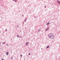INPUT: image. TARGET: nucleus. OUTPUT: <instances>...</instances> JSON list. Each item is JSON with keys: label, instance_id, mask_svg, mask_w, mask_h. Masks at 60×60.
I'll use <instances>...</instances> for the list:
<instances>
[{"label": "nucleus", "instance_id": "8", "mask_svg": "<svg viewBox=\"0 0 60 60\" xmlns=\"http://www.w3.org/2000/svg\"><path fill=\"white\" fill-rule=\"evenodd\" d=\"M27 20V19L26 18V19H25V22H26V20Z\"/></svg>", "mask_w": 60, "mask_h": 60}, {"label": "nucleus", "instance_id": "25", "mask_svg": "<svg viewBox=\"0 0 60 60\" xmlns=\"http://www.w3.org/2000/svg\"><path fill=\"white\" fill-rule=\"evenodd\" d=\"M41 49H43L42 48H41Z\"/></svg>", "mask_w": 60, "mask_h": 60}, {"label": "nucleus", "instance_id": "19", "mask_svg": "<svg viewBox=\"0 0 60 60\" xmlns=\"http://www.w3.org/2000/svg\"><path fill=\"white\" fill-rule=\"evenodd\" d=\"M34 18H36V17L34 16Z\"/></svg>", "mask_w": 60, "mask_h": 60}, {"label": "nucleus", "instance_id": "14", "mask_svg": "<svg viewBox=\"0 0 60 60\" xmlns=\"http://www.w3.org/2000/svg\"><path fill=\"white\" fill-rule=\"evenodd\" d=\"M46 6H45V8H46Z\"/></svg>", "mask_w": 60, "mask_h": 60}, {"label": "nucleus", "instance_id": "6", "mask_svg": "<svg viewBox=\"0 0 60 60\" xmlns=\"http://www.w3.org/2000/svg\"><path fill=\"white\" fill-rule=\"evenodd\" d=\"M49 24H50V23H49V22H48L46 24V25H49Z\"/></svg>", "mask_w": 60, "mask_h": 60}, {"label": "nucleus", "instance_id": "10", "mask_svg": "<svg viewBox=\"0 0 60 60\" xmlns=\"http://www.w3.org/2000/svg\"><path fill=\"white\" fill-rule=\"evenodd\" d=\"M20 38H22V36H20Z\"/></svg>", "mask_w": 60, "mask_h": 60}, {"label": "nucleus", "instance_id": "11", "mask_svg": "<svg viewBox=\"0 0 60 60\" xmlns=\"http://www.w3.org/2000/svg\"><path fill=\"white\" fill-rule=\"evenodd\" d=\"M5 42H4H4L2 43V44H5Z\"/></svg>", "mask_w": 60, "mask_h": 60}, {"label": "nucleus", "instance_id": "18", "mask_svg": "<svg viewBox=\"0 0 60 60\" xmlns=\"http://www.w3.org/2000/svg\"><path fill=\"white\" fill-rule=\"evenodd\" d=\"M17 37H19V35H17Z\"/></svg>", "mask_w": 60, "mask_h": 60}, {"label": "nucleus", "instance_id": "3", "mask_svg": "<svg viewBox=\"0 0 60 60\" xmlns=\"http://www.w3.org/2000/svg\"><path fill=\"white\" fill-rule=\"evenodd\" d=\"M49 27H48V28H47V29H46L45 30V31H48V30H49Z\"/></svg>", "mask_w": 60, "mask_h": 60}, {"label": "nucleus", "instance_id": "20", "mask_svg": "<svg viewBox=\"0 0 60 60\" xmlns=\"http://www.w3.org/2000/svg\"><path fill=\"white\" fill-rule=\"evenodd\" d=\"M21 56H22V55H20Z\"/></svg>", "mask_w": 60, "mask_h": 60}, {"label": "nucleus", "instance_id": "12", "mask_svg": "<svg viewBox=\"0 0 60 60\" xmlns=\"http://www.w3.org/2000/svg\"><path fill=\"white\" fill-rule=\"evenodd\" d=\"M17 0H15V2H17Z\"/></svg>", "mask_w": 60, "mask_h": 60}, {"label": "nucleus", "instance_id": "27", "mask_svg": "<svg viewBox=\"0 0 60 60\" xmlns=\"http://www.w3.org/2000/svg\"><path fill=\"white\" fill-rule=\"evenodd\" d=\"M24 60H25V59H24Z\"/></svg>", "mask_w": 60, "mask_h": 60}, {"label": "nucleus", "instance_id": "9", "mask_svg": "<svg viewBox=\"0 0 60 60\" xmlns=\"http://www.w3.org/2000/svg\"><path fill=\"white\" fill-rule=\"evenodd\" d=\"M58 1V3H59V4H60V1Z\"/></svg>", "mask_w": 60, "mask_h": 60}, {"label": "nucleus", "instance_id": "23", "mask_svg": "<svg viewBox=\"0 0 60 60\" xmlns=\"http://www.w3.org/2000/svg\"><path fill=\"white\" fill-rule=\"evenodd\" d=\"M22 16L23 17H24V15H22Z\"/></svg>", "mask_w": 60, "mask_h": 60}, {"label": "nucleus", "instance_id": "4", "mask_svg": "<svg viewBox=\"0 0 60 60\" xmlns=\"http://www.w3.org/2000/svg\"><path fill=\"white\" fill-rule=\"evenodd\" d=\"M6 54L7 55H8L9 54V53L8 52H7L6 53Z\"/></svg>", "mask_w": 60, "mask_h": 60}, {"label": "nucleus", "instance_id": "15", "mask_svg": "<svg viewBox=\"0 0 60 60\" xmlns=\"http://www.w3.org/2000/svg\"><path fill=\"white\" fill-rule=\"evenodd\" d=\"M30 54H31L30 53H29V55H30Z\"/></svg>", "mask_w": 60, "mask_h": 60}, {"label": "nucleus", "instance_id": "13", "mask_svg": "<svg viewBox=\"0 0 60 60\" xmlns=\"http://www.w3.org/2000/svg\"><path fill=\"white\" fill-rule=\"evenodd\" d=\"M17 27H19V25H17Z\"/></svg>", "mask_w": 60, "mask_h": 60}, {"label": "nucleus", "instance_id": "2", "mask_svg": "<svg viewBox=\"0 0 60 60\" xmlns=\"http://www.w3.org/2000/svg\"><path fill=\"white\" fill-rule=\"evenodd\" d=\"M28 44H29V43L28 42H27L26 43V46H27Z\"/></svg>", "mask_w": 60, "mask_h": 60}, {"label": "nucleus", "instance_id": "1", "mask_svg": "<svg viewBox=\"0 0 60 60\" xmlns=\"http://www.w3.org/2000/svg\"><path fill=\"white\" fill-rule=\"evenodd\" d=\"M49 36L50 38L52 39L54 38V35L52 34H50L48 35Z\"/></svg>", "mask_w": 60, "mask_h": 60}, {"label": "nucleus", "instance_id": "17", "mask_svg": "<svg viewBox=\"0 0 60 60\" xmlns=\"http://www.w3.org/2000/svg\"><path fill=\"white\" fill-rule=\"evenodd\" d=\"M7 29H6L5 30V31H7Z\"/></svg>", "mask_w": 60, "mask_h": 60}, {"label": "nucleus", "instance_id": "21", "mask_svg": "<svg viewBox=\"0 0 60 60\" xmlns=\"http://www.w3.org/2000/svg\"><path fill=\"white\" fill-rule=\"evenodd\" d=\"M7 45H8V46H9V45H8V44H7Z\"/></svg>", "mask_w": 60, "mask_h": 60}, {"label": "nucleus", "instance_id": "24", "mask_svg": "<svg viewBox=\"0 0 60 60\" xmlns=\"http://www.w3.org/2000/svg\"><path fill=\"white\" fill-rule=\"evenodd\" d=\"M15 0H13V1H15Z\"/></svg>", "mask_w": 60, "mask_h": 60}, {"label": "nucleus", "instance_id": "26", "mask_svg": "<svg viewBox=\"0 0 60 60\" xmlns=\"http://www.w3.org/2000/svg\"><path fill=\"white\" fill-rule=\"evenodd\" d=\"M1 44V43L0 42V45Z\"/></svg>", "mask_w": 60, "mask_h": 60}, {"label": "nucleus", "instance_id": "7", "mask_svg": "<svg viewBox=\"0 0 60 60\" xmlns=\"http://www.w3.org/2000/svg\"><path fill=\"white\" fill-rule=\"evenodd\" d=\"M40 31H41V29H40L38 31V33H39V32H40Z\"/></svg>", "mask_w": 60, "mask_h": 60}, {"label": "nucleus", "instance_id": "16", "mask_svg": "<svg viewBox=\"0 0 60 60\" xmlns=\"http://www.w3.org/2000/svg\"><path fill=\"white\" fill-rule=\"evenodd\" d=\"M23 24H24V22H23L22 23Z\"/></svg>", "mask_w": 60, "mask_h": 60}, {"label": "nucleus", "instance_id": "5", "mask_svg": "<svg viewBox=\"0 0 60 60\" xmlns=\"http://www.w3.org/2000/svg\"><path fill=\"white\" fill-rule=\"evenodd\" d=\"M49 46H48L47 47L46 49H48V48H49Z\"/></svg>", "mask_w": 60, "mask_h": 60}, {"label": "nucleus", "instance_id": "22", "mask_svg": "<svg viewBox=\"0 0 60 60\" xmlns=\"http://www.w3.org/2000/svg\"><path fill=\"white\" fill-rule=\"evenodd\" d=\"M12 57H12V58H11V59H12Z\"/></svg>", "mask_w": 60, "mask_h": 60}]
</instances>
